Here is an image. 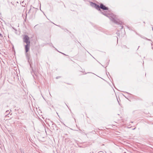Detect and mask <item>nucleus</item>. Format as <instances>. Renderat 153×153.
Instances as JSON below:
<instances>
[{
	"instance_id": "1",
	"label": "nucleus",
	"mask_w": 153,
	"mask_h": 153,
	"mask_svg": "<svg viewBox=\"0 0 153 153\" xmlns=\"http://www.w3.org/2000/svg\"><path fill=\"white\" fill-rule=\"evenodd\" d=\"M23 41L26 44H30L29 37L27 35H25L23 38Z\"/></svg>"
},
{
	"instance_id": "2",
	"label": "nucleus",
	"mask_w": 153,
	"mask_h": 153,
	"mask_svg": "<svg viewBox=\"0 0 153 153\" xmlns=\"http://www.w3.org/2000/svg\"><path fill=\"white\" fill-rule=\"evenodd\" d=\"M91 6L93 7H94L96 9H97L98 10H100V7L98 5H97L93 3H91Z\"/></svg>"
},
{
	"instance_id": "3",
	"label": "nucleus",
	"mask_w": 153,
	"mask_h": 153,
	"mask_svg": "<svg viewBox=\"0 0 153 153\" xmlns=\"http://www.w3.org/2000/svg\"><path fill=\"white\" fill-rule=\"evenodd\" d=\"M30 44H26L25 45V50L26 53H27L29 50Z\"/></svg>"
},
{
	"instance_id": "7",
	"label": "nucleus",
	"mask_w": 153,
	"mask_h": 153,
	"mask_svg": "<svg viewBox=\"0 0 153 153\" xmlns=\"http://www.w3.org/2000/svg\"><path fill=\"white\" fill-rule=\"evenodd\" d=\"M152 30H153V28H152Z\"/></svg>"
},
{
	"instance_id": "5",
	"label": "nucleus",
	"mask_w": 153,
	"mask_h": 153,
	"mask_svg": "<svg viewBox=\"0 0 153 153\" xmlns=\"http://www.w3.org/2000/svg\"><path fill=\"white\" fill-rule=\"evenodd\" d=\"M98 153H105V152H102L101 151L99 152Z\"/></svg>"
},
{
	"instance_id": "4",
	"label": "nucleus",
	"mask_w": 153,
	"mask_h": 153,
	"mask_svg": "<svg viewBox=\"0 0 153 153\" xmlns=\"http://www.w3.org/2000/svg\"><path fill=\"white\" fill-rule=\"evenodd\" d=\"M100 8L101 9L104 10H108V8L105 7L104 5L103 4H101L100 5Z\"/></svg>"
},
{
	"instance_id": "6",
	"label": "nucleus",
	"mask_w": 153,
	"mask_h": 153,
	"mask_svg": "<svg viewBox=\"0 0 153 153\" xmlns=\"http://www.w3.org/2000/svg\"><path fill=\"white\" fill-rule=\"evenodd\" d=\"M6 112L7 113H8L9 112H8V111H6Z\"/></svg>"
}]
</instances>
